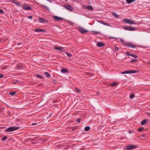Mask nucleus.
<instances>
[{"mask_svg": "<svg viewBox=\"0 0 150 150\" xmlns=\"http://www.w3.org/2000/svg\"><path fill=\"white\" fill-rule=\"evenodd\" d=\"M113 39H115L116 40H117L118 42L120 41L122 43L123 45L126 47H130L133 48H136L137 47L135 45H133V43L131 42H129L127 43H125L123 40L122 39H120L119 38H116L113 37Z\"/></svg>", "mask_w": 150, "mask_h": 150, "instance_id": "1", "label": "nucleus"}, {"mask_svg": "<svg viewBox=\"0 0 150 150\" xmlns=\"http://www.w3.org/2000/svg\"><path fill=\"white\" fill-rule=\"evenodd\" d=\"M137 146L136 145H129L126 146L124 147V149L127 150H131L135 149L137 148Z\"/></svg>", "mask_w": 150, "mask_h": 150, "instance_id": "2", "label": "nucleus"}, {"mask_svg": "<svg viewBox=\"0 0 150 150\" xmlns=\"http://www.w3.org/2000/svg\"><path fill=\"white\" fill-rule=\"evenodd\" d=\"M123 21L125 23H128L130 24H137L134 21L129 19H125L123 20Z\"/></svg>", "mask_w": 150, "mask_h": 150, "instance_id": "3", "label": "nucleus"}, {"mask_svg": "<svg viewBox=\"0 0 150 150\" xmlns=\"http://www.w3.org/2000/svg\"><path fill=\"white\" fill-rule=\"evenodd\" d=\"M19 128H20L19 127H10L7 129L5 130V131L7 132H11L15 130H16L19 129Z\"/></svg>", "mask_w": 150, "mask_h": 150, "instance_id": "4", "label": "nucleus"}, {"mask_svg": "<svg viewBox=\"0 0 150 150\" xmlns=\"http://www.w3.org/2000/svg\"><path fill=\"white\" fill-rule=\"evenodd\" d=\"M123 29L125 30L129 31H133L136 30V28L132 27L130 26H124L123 27Z\"/></svg>", "mask_w": 150, "mask_h": 150, "instance_id": "5", "label": "nucleus"}, {"mask_svg": "<svg viewBox=\"0 0 150 150\" xmlns=\"http://www.w3.org/2000/svg\"><path fill=\"white\" fill-rule=\"evenodd\" d=\"M22 8L25 10H30L32 9V8L28 6L26 4H24L23 6H22Z\"/></svg>", "mask_w": 150, "mask_h": 150, "instance_id": "6", "label": "nucleus"}, {"mask_svg": "<svg viewBox=\"0 0 150 150\" xmlns=\"http://www.w3.org/2000/svg\"><path fill=\"white\" fill-rule=\"evenodd\" d=\"M64 7L65 8L69 11H72L73 10V7L69 5H64Z\"/></svg>", "mask_w": 150, "mask_h": 150, "instance_id": "7", "label": "nucleus"}, {"mask_svg": "<svg viewBox=\"0 0 150 150\" xmlns=\"http://www.w3.org/2000/svg\"><path fill=\"white\" fill-rule=\"evenodd\" d=\"M79 31L82 33H84L88 32V31L81 27H79L78 28Z\"/></svg>", "mask_w": 150, "mask_h": 150, "instance_id": "8", "label": "nucleus"}, {"mask_svg": "<svg viewBox=\"0 0 150 150\" xmlns=\"http://www.w3.org/2000/svg\"><path fill=\"white\" fill-rule=\"evenodd\" d=\"M38 22L40 23H47L48 21L47 20H46L42 18H38Z\"/></svg>", "mask_w": 150, "mask_h": 150, "instance_id": "9", "label": "nucleus"}, {"mask_svg": "<svg viewBox=\"0 0 150 150\" xmlns=\"http://www.w3.org/2000/svg\"><path fill=\"white\" fill-rule=\"evenodd\" d=\"M53 18L54 20L58 21H60L63 19V18H62L56 16H54L53 17Z\"/></svg>", "mask_w": 150, "mask_h": 150, "instance_id": "10", "label": "nucleus"}, {"mask_svg": "<svg viewBox=\"0 0 150 150\" xmlns=\"http://www.w3.org/2000/svg\"><path fill=\"white\" fill-rule=\"evenodd\" d=\"M12 2L13 3L15 4L16 5H17L19 6H20V7L22 6V5L19 3V2L18 1H16V0H13L12 1Z\"/></svg>", "mask_w": 150, "mask_h": 150, "instance_id": "11", "label": "nucleus"}, {"mask_svg": "<svg viewBox=\"0 0 150 150\" xmlns=\"http://www.w3.org/2000/svg\"><path fill=\"white\" fill-rule=\"evenodd\" d=\"M61 71L62 73H68L69 72V71L67 69L63 67L61 69Z\"/></svg>", "mask_w": 150, "mask_h": 150, "instance_id": "12", "label": "nucleus"}, {"mask_svg": "<svg viewBox=\"0 0 150 150\" xmlns=\"http://www.w3.org/2000/svg\"><path fill=\"white\" fill-rule=\"evenodd\" d=\"M105 45L104 43L100 42H98L97 44V46L99 47H101Z\"/></svg>", "mask_w": 150, "mask_h": 150, "instance_id": "13", "label": "nucleus"}, {"mask_svg": "<svg viewBox=\"0 0 150 150\" xmlns=\"http://www.w3.org/2000/svg\"><path fill=\"white\" fill-rule=\"evenodd\" d=\"M34 31L37 32L46 31L45 30L42 29H36L34 30Z\"/></svg>", "mask_w": 150, "mask_h": 150, "instance_id": "14", "label": "nucleus"}, {"mask_svg": "<svg viewBox=\"0 0 150 150\" xmlns=\"http://www.w3.org/2000/svg\"><path fill=\"white\" fill-rule=\"evenodd\" d=\"M85 8L86 9L90 11H92L93 10V8L91 6H86Z\"/></svg>", "mask_w": 150, "mask_h": 150, "instance_id": "15", "label": "nucleus"}, {"mask_svg": "<svg viewBox=\"0 0 150 150\" xmlns=\"http://www.w3.org/2000/svg\"><path fill=\"white\" fill-rule=\"evenodd\" d=\"M22 67V64L20 63H18L17 64L16 69H19Z\"/></svg>", "mask_w": 150, "mask_h": 150, "instance_id": "16", "label": "nucleus"}, {"mask_svg": "<svg viewBox=\"0 0 150 150\" xmlns=\"http://www.w3.org/2000/svg\"><path fill=\"white\" fill-rule=\"evenodd\" d=\"M147 119H144L141 122V124L142 125H144L146 124V123L147 121Z\"/></svg>", "mask_w": 150, "mask_h": 150, "instance_id": "17", "label": "nucleus"}, {"mask_svg": "<svg viewBox=\"0 0 150 150\" xmlns=\"http://www.w3.org/2000/svg\"><path fill=\"white\" fill-rule=\"evenodd\" d=\"M98 22L100 23L109 26V25L107 23H105L104 21H99Z\"/></svg>", "mask_w": 150, "mask_h": 150, "instance_id": "18", "label": "nucleus"}, {"mask_svg": "<svg viewBox=\"0 0 150 150\" xmlns=\"http://www.w3.org/2000/svg\"><path fill=\"white\" fill-rule=\"evenodd\" d=\"M113 16L116 19L119 18H120L119 16L116 13L113 12Z\"/></svg>", "mask_w": 150, "mask_h": 150, "instance_id": "19", "label": "nucleus"}, {"mask_svg": "<svg viewBox=\"0 0 150 150\" xmlns=\"http://www.w3.org/2000/svg\"><path fill=\"white\" fill-rule=\"evenodd\" d=\"M138 70H129V74H134L135 73L137 72V71H138Z\"/></svg>", "mask_w": 150, "mask_h": 150, "instance_id": "20", "label": "nucleus"}, {"mask_svg": "<svg viewBox=\"0 0 150 150\" xmlns=\"http://www.w3.org/2000/svg\"><path fill=\"white\" fill-rule=\"evenodd\" d=\"M8 67V65H4L2 67L1 69L2 70H4L7 69Z\"/></svg>", "mask_w": 150, "mask_h": 150, "instance_id": "21", "label": "nucleus"}, {"mask_svg": "<svg viewBox=\"0 0 150 150\" xmlns=\"http://www.w3.org/2000/svg\"><path fill=\"white\" fill-rule=\"evenodd\" d=\"M63 47H54V49L56 50H61L63 49Z\"/></svg>", "mask_w": 150, "mask_h": 150, "instance_id": "22", "label": "nucleus"}, {"mask_svg": "<svg viewBox=\"0 0 150 150\" xmlns=\"http://www.w3.org/2000/svg\"><path fill=\"white\" fill-rule=\"evenodd\" d=\"M44 74H45L46 76L48 78L50 77V74L47 72H45Z\"/></svg>", "mask_w": 150, "mask_h": 150, "instance_id": "23", "label": "nucleus"}, {"mask_svg": "<svg viewBox=\"0 0 150 150\" xmlns=\"http://www.w3.org/2000/svg\"><path fill=\"white\" fill-rule=\"evenodd\" d=\"M90 127L89 126H86L84 128V130L85 131H88L90 130Z\"/></svg>", "mask_w": 150, "mask_h": 150, "instance_id": "24", "label": "nucleus"}, {"mask_svg": "<svg viewBox=\"0 0 150 150\" xmlns=\"http://www.w3.org/2000/svg\"><path fill=\"white\" fill-rule=\"evenodd\" d=\"M135 0H126V2L128 4H130L134 2Z\"/></svg>", "mask_w": 150, "mask_h": 150, "instance_id": "25", "label": "nucleus"}, {"mask_svg": "<svg viewBox=\"0 0 150 150\" xmlns=\"http://www.w3.org/2000/svg\"><path fill=\"white\" fill-rule=\"evenodd\" d=\"M118 85V82L117 81L113 82V87Z\"/></svg>", "mask_w": 150, "mask_h": 150, "instance_id": "26", "label": "nucleus"}, {"mask_svg": "<svg viewBox=\"0 0 150 150\" xmlns=\"http://www.w3.org/2000/svg\"><path fill=\"white\" fill-rule=\"evenodd\" d=\"M65 53L68 57H71L72 56V54L71 53H69L67 52H66Z\"/></svg>", "mask_w": 150, "mask_h": 150, "instance_id": "27", "label": "nucleus"}, {"mask_svg": "<svg viewBox=\"0 0 150 150\" xmlns=\"http://www.w3.org/2000/svg\"><path fill=\"white\" fill-rule=\"evenodd\" d=\"M36 76H37V77L38 78H39L40 79H43V77L42 76L40 75V74H37L36 75Z\"/></svg>", "mask_w": 150, "mask_h": 150, "instance_id": "28", "label": "nucleus"}, {"mask_svg": "<svg viewBox=\"0 0 150 150\" xmlns=\"http://www.w3.org/2000/svg\"><path fill=\"white\" fill-rule=\"evenodd\" d=\"M137 61V60L136 59H132L130 61L132 63H135Z\"/></svg>", "mask_w": 150, "mask_h": 150, "instance_id": "29", "label": "nucleus"}, {"mask_svg": "<svg viewBox=\"0 0 150 150\" xmlns=\"http://www.w3.org/2000/svg\"><path fill=\"white\" fill-rule=\"evenodd\" d=\"M135 97V95L133 93L131 94L130 96V99H132Z\"/></svg>", "mask_w": 150, "mask_h": 150, "instance_id": "30", "label": "nucleus"}, {"mask_svg": "<svg viewBox=\"0 0 150 150\" xmlns=\"http://www.w3.org/2000/svg\"><path fill=\"white\" fill-rule=\"evenodd\" d=\"M40 5L41 6H42L44 7L47 10H49V8L47 7V6H45V5H42V4H40Z\"/></svg>", "mask_w": 150, "mask_h": 150, "instance_id": "31", "label": "nucleus"}, {"mask_svg": "<svg viewBox=\"0 0 150 150\" xmlns=\"http://www.w3.org/2000/svg\"><path fill=\"white\" fill-rule=\"evenodd\" d=\"M16 92H10L9 93V94L11 95L12 96H14L15 94L16 93Z\"/></svg>", "mask_w": 150, "mask_h": 150, "instance_id": "32", "label": "nucleus"}, {"mask_svg": "<svg viewBox=\"0 0 150 150\" xmlns=\"http://www.w3.org/2000/svg\"><path fill=\"white\" fill-rule=\"evenodd\" d=\"M130 56H132L134 58H137L138 57V56L137 55H134V54H131Z\"/></svg>", "mask_w": 150, "mask_h": 150, "instance_id": "33", "label": "nucleus"}, {"mask_svg": "<svg viewBox=\"0 0 150 150\" xmlns=\"http://www.w3.org/2000/svg\"><path fill=\"white\" fill-rule=\"evenodd\" d=\"M75 91L77 93H80L81 92V91L78 88H75Z\"/></svg>", "mask_w": 150, "mask_h": 150, "instance_id": "34", "label": "nucleus"}, {"mask_svg": "<svg viewBox=\"0 0 150 150\" xmlns=\"http://www.w3.org/2000/svg\"><path fill=\"white\" fill-rule=\"evenodd\" d=\"M7 138L6 136H5L3 137L1 139V140L2 141H4L5 140L7 139Z\"/></svg>", "mask_w": 150, "mask_h": 150, "instance_id": "35", "label": "nucleus"}, {"mask_svg": "<svg viewBox=\"0 0 150 150\" xmlns=\"http://www.w3.org/2000/svg\"><path fill=\"white\" fill-rule=\"evenodd\" d=\"M144 129L143 128H139L138 129V130L139 131L141 132Z\"/></svg>", "mask_w": 150, "mask_h": 150, "instance_id": "36", "label": "nucleus"}, {"mask_svg": "<svg viewBox=\"0 0 150 150\" xmlns=\"http://www.w3.org/2000/svg\"><path fill=\"white\" fill-rule=\"evenodd\" d=\"M131 54H130V52H129L127 51L126 52V55L130 56Z\"/></svg>", "mask_w": 150, "mask_h": 150, "instance_id": "37", "label": "nucleus"}, {"mask_svg": "<svg viewBox=\"0 0 150 150\" xmlns=\"http://www.w3.org/2000/svg\"><path fill=\"white\" fill-rule=\"evenodd\" d=\"M81 119H80V118L78 119H76V121L78 123H79L81 122Z\"/></svg>", "mask_w": 150, "mask_h": 150, "instance_id": "38", "label": "nucleus"}, {"mask_svg": "<svg viewBox=\"0 0 150 150\" xmlns=\"http://www.w3.org/2000/svg\"><path fill=\"white\" fill-rule=\"evenodd\" d=\"M129 133V134H131L134 132V131L132 130H130L128 131Z\"/></svg>", "mask_w": 150, "mask_h": 150, "instance_id": "39", "label": "nucleus"}, {"mask_svg": "<svg viewBox=\"0 0 150 150\" xmlns=\"http://www.w3.org/2000/svg\"><path fill=\"white\" fill-rule=\"evenodd\" d=\"M125 74H129V70L126 71H125Z\"/></svg>", "mask_w": 150, "mask_h": 150, "instance_id": "40", "label": "nucleus"}, {"mask_svg": "<svg viewBox=\"0 0 150 150\" xmlns=\"http://www.w3.org/2000/svg\"><path fill=\"white\" fill-rule=\"evenodd\" d=\"M0 13L1 14L4 13V11L3 10L0 9Z\"/></svg>", "mask_w": 150, "mask_h": 150, "instance_id": "41", "label": "nucleus"}, {"mask_svg": "<svg viewBox=\"0 0 150 150\" xmlns=\"http://www.w3.org/2000/svg\"><path fill=\"white\" fill-rule=\"evenodd\" d=\"M4 76V75L2 74H0V78H2Z\"/></svg>", "mask_w": 150, "mask_h": 150, "instance_id": "42", "label": "nucleus"}, {"mask_svg": "<svg viewBox=\"0 0 150 150\" xmlns=\"http://www.w3.org/2000/svg\"><path fill=\"white\" fill-rule=\"evenodd\" d=\"M115 50H118V47H115Z\"/></svg>", "mask_w": 150, "mask_h": 150, "instance_id": "43", "label": "nucleus"}, {"mask_svg": "<svg viewBox=\"0 0 150 150\" xmlns=\"http://www.w3.org/2000/svg\"><path fill=\"white\" fill-rule=\"evenodd\" d=\"M28 19H31L32 18V16H28Z\"/></svg>", "mask_w": 150, "mask_h": 150, "instance_id": "44", "label": "nucleus"}, {"mask_svg": "<svg viewBox=\"0 0 150 150\" xmlns=\"http://www.w3.org/2000/svg\"><path fill=\"white\" fill-rule=\"evenodd\" d=\"M37 123H33L32 124V126L35 125H37Z\"/></svg>", "mask_w": 150, "mask_h": 150, "instance_id": "45", "label": "nucleus"}, {"mask_svg": "<svg viewBox=\"0 0 150 150\" xmlns=\"http://www.w3.org/2000/svg\"><path fill=\"white\" fill-rule=\"evenodd\" d=\"M21 44H22L21 42H19L17 44V45H21Z\"/></svg>", "mask_w": 150, "mask_h": 150, "instance_id": "46", "label": "nucleus"}, {"mask_svg": "<svg viewBox=\"0 0 150 150\" xmlns=\"http://www.w3.org/2000/svg\"><path fill=\"white\" fill-rule=\"evenodd\" d=\"M147 114L149 115L150 116V113H149V112H147L146 113Z\"/></svg>", "mask_w": 150, "mask_h": 150, "instance_id": "47", "label": "nucleus"}, {"mask_svg": "<svg viewBox=\"0 0 150 150\" xmlns=\"http://www.w3.org/2000/svg\"><path fill=\"white\" fill-rule=\"evenodd\" d=\"M125 71H124V72H122L121 73V74H125Z\"/></svg>", "mask_w": 150, "mask_h": 150, "instance_id": "48", "label": "nucleus"}, {"mask_svg": "<svg viewBox=\"0 0 150 150\" xmlns=\"http://www.w3.org/2000/svg\"><path fill=\"white\" fill-rule=\"evenodd\" d=\"M95 32L96 33H99V32H97V31H96V32Z\"/></svg>", "mask_w": 150, "mask_h": 150, "instance_id": "49", "label": "nucleus"}, {"mask_svg": "<svg viewBox=\"0 0 150 150\" xmlns=\"http://www.w3.org/2000/svg\"><path fill=\"white\" fill-rule=\"evenodd\" d=\"M142 137H145V135H142Z\"/></svg>", "mask_w": 150, "mask_h": 150, "instance_id": "50", "label": "nucleus"}, {"mask_svg": "<svg viewBox=\"0 0 150 150\" xmlns=\"http://www.w3.org/2000/svg\"><path fill=\"white\" fill-rule=\"evenodd\" d=\"M111 86H112V83L111 84Z\"/></svg>", "mask_w": 150, "mask_h": 150, "instance_id": "51", "label": "nucleus"}, {"mask_svg": "<svg viewBox=\"0 0 150 150\" xmlns=\"http://www.w3.org/2000/svg\"><path fill=\"white\" fill-rule=\"evenodd\" d=\"M113 129H116L115 128H114V126H113Z\"/></svg>", "mask_w": 150, "mask_h": 150, "instance_id": "52", "label": "nucleus"}, {"mask_svg": "<svg viewBox=\"0 0 150 150\" xmlns=\"http://www.w3.org/2000/svg\"><path fill=\"white\" fill-rule=\"evenodd\" d=\"M112 38V37H110V38Z\"/></svg>", "mask_w": 150, "mask_h": 150, "instance_id": "53", "label": "nucleus"}, {"mask_svg": "<svg viewBox=\"0 0 150 150\" xmlns=\"http://www.w3.org/2000/svg\"><path fill=\"white\" fill-rule=\"evenodd\" d=\"M74 129H73V130H72V131H74Z\"/></svg>", "mask_w": 150, "mask_h": 150, "instance_id": "54", "label": "nucleus"}, {"mask_svg": "<svg viewBox=\"0 0 150 150\" xmlns=\"http://www.w3.org/2000/svg\"><path fill=\"white\" fill-rule=\"evenodd\" d=\"M98 93H97V94H96V95H98Z\"/></svg>", "mask_w": 150, "mask_h": 150, "instance_id": "55", "label": "nucleus"}, {"mask_svg": "<svg viewBox=\"0 0 150 150\" xmlns=\"http://www.w3.org/2000/svg\"><path fill=\"white\" fill-rule=\"evenodd\" d=\"M148 64L150 65V62H149Z\"/></svg>", "mask_w": 150, "mask_h": 150, "instance_id": "56", "label": "nucleus"}, {"mask_svg": "<svg viewBox=\"0 0 150 150\" xmlns=\"http://www.w3.org/2000/svg\"><path fill=\"white\" fill-rule=\"evenodd\" d=\"M47 0V1H50V0Z\"/></svg>", "mask_w": 150, "mask_h": 150, "instance_id": "57", "label": "nucleus"}, {"mask_svg": "<svg viewBox=\"0 0 150 150\" xmlns=\"http://www.w3.org/2000/svg\"><path fill=\"white\" fill-rule=\"evenodd\" d=\"M65 0V1H67V0Z\"/></svg>", "mask_w": 150, "mask_h": 150, "instance_id": "58", "label": "nucleus"}, {"mask_svg": "<svg viewBox=\"0 0 150 150\" xmlns=\"http://www.w3.org/2000/svg\"><path fill=\"white\" fill-rule=\"evenodd\" d=\"M115 125V124H113V125Z\"/></svg>", "mask_w": 150, "mask_h": 150, "instance_id": "59", "label": "nucleus"}]
</instances>
